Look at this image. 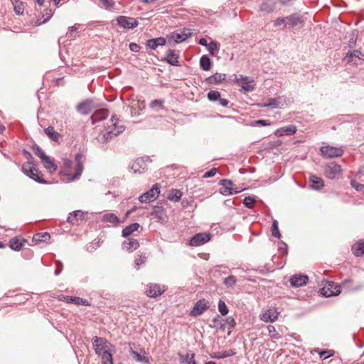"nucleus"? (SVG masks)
Here are the masks:
<instances>
[{
  "label": "nucleus",
  "mask_w": 364,
  "mask_h": 364,
  "mask_svg": "<svg viewBox=\"0 0 364 364\" xmlns=\"http://www.w3.org/2000/svg\"><path fill=\"white\" fill-rule=\"evenodd\" d=\"M150 161L148 156L137 159L130 166V168L133 170L135 173H141L147 170V162Z\"/></svg>",
  "instance_id": "nucleus-8"
},
{
  "label": "nucleus",
  "mask_w": 364,
  "mask_h": 364,
  "mask_svg": "<svg viewBox=\"0 0 364 364\" xmlns=\"http://www.w3.org/2000/svg\"><path fill=\"white\" fill-rule=\"evenodd\" d=\"M92 101L87 100L77 105V110L81 114L87 115L92 111Z\"/></svg>",
  "instance_id": "nucleus-25"
},
{
  "label": "nucleus",
  "mask_w": 364,
  "mask_h": 364,
  "mask_svg": "<svg viewBox=\"0 0 364 364\" xmlns=\"http://www.w3.org/2000/svg\"><path fill=\"white\" fill-rule=\"evenodd\" d=\"M109 114V110L107 109H100L96 110L90 117L92 124H95L97 122H100L104 119H106L108 117Z\"/></svg>",
  "instance_id": "nucleus-17"
},
{
  "label": "nucleus",
  "mask_w": 364,
  "mask_h": 364,
  "mask_svg": "<svg viewBox=\"0 0 364 364\" xmlns=\"http://www.w3.org/2000/svg\"><path fill=\"white\" fill-rule=\"evenodd\" d=\"M65 299L67 302L75 304L76 305H82L86 306H90V303L87 299H84L80 297L66 296H65Z\"/></svg>",
  "instance_id": "nucleus-31"
},
{
  "label": "nucleus",
  "mask_w": 364,
  "mask_h": 364,
  "mask_svg": "<svg viewBox=\"0 0 364 364\" xmlns=\"http://www.w3.org/2000/svg\"><path fill=\"white\" fill-rule=\"evenodd\" d=\"M117 21L119 26L128 29L134 28L139 24V22L136 18L124 16H119Z\"/></svg>",
  "instance_id": "nucleus-10"
},
{
  "label": "nucleus",
  "mask_w": 364,
  "mask_h": 364,
  "mask_svg": "<svg viewBox=\"0 0 364 364\" xmlns=\"http://www.w3.org/2000/svg\"><path fill=\"white\" fill-rule=\"evenodd\" d=\"M164 289H161L159 284H149L147 286L146 294L148 296L156 298L163 294Z\"/></svg>",
  "instance_id": "nucleus-21"
},
{
  "label": "nucleus",
  "mask_w": 364,
  "mask_h": 364,
  "mask_svg": "<svg viewBox=\"0 0 364 364\" xmlns=\"http://www.w3.org/2000/svg\"><path fill=\"white\" fill-rule=\"evenodd\" d=\"M210 240V234L200 232L196 234L189 241V245L193 247L202 245Z\"/></svg>",
  "instance_id": "nucleus-11"
},
{
  "label": "nucleus",
  "mask_w": 364,
  "mask_h": 364,
  "mask_svg": "<svg viewBox=\"0 0 364 364\" xmlns=\"http://www.w3.org/2000/svg\"><path fill=\"white\" fill-rule=\"evenodd\" d=\"M341 172V167L336 163H330L325 167V175L330 179H333Z\"/></svg>",
  "instance_id": "nucleus-13"
},
{
  "label": "nucleus",
  "mask_w": 364,
  "mask_h": 364,
  "mask_svg": "<svg viewBox=\"0 0 364 364\" xmlns=\"http://www.w3.org/2000/svg\"><path fill=\"white\" fill-rule=\"evenodd\" d=\"M131 355L133 356V358L137 362H141L144 363H149V359L146 355V352L144 350H141L140 353H137L132 348L130 350Z\"/></svg>",
  "instance_id": "nucleus-34"
},
{
  "label": "nucleus",
  "mask_w": 364,
  "mask_h": 364,
  "mask_svg": "<svg viewBox=\"0 0 364 364\" xmlns=\"http://www.w3.org/2000/svg\"><path fill=\"white\" fill-rule=\"evenodd\" d=\"M220 97V93L217 90H211L208 93V99L211 102L218 101Z\"/></svg>",
  "instance_id": "nucleus-50"
},
{
  "label": "nucleus",
  "mask_w": 364,
  "mask_h": 364,
  "mask_svg": "<svg viewBox=\"0 0 364 364\" xmlns=\"http://www.w3.org/2000/svg\"><path fill=\"white\" fill-rule=\"evenodd\" d=\"M287 23L292 28L304 24L303 17L298 14H293L286 17Z\"/></svg>",
  "instance_id": "nucleus-23"
},
{
  "label": "nucleus",
  "mask_w": 364,
  "mask_h": 364,
  "mask_svg": "<svg viewBox=\"0 0 364 364\" xmlns=\"http://www.w3.org/2000/svg\"><path fill=\"white\" fill-rule=\"evenodd\" d=\"M44 132L52 141L55 142H58L59 141L60 134L55 130L53 127L49 126L44 129Z\"/></svg>",
  "instance_id": "nucleus-35"
},
{
  "label": "nucleus",
  "mask_w": 364,
  "mask_h": 364,
  "mask_svg": "<svg viewBox=\"0 0 364 364\" xmlns=\"http://www.w3.org/2000/svg\"><path fill=\"white\" fill-rule=\"evenodd\" d=\"M233 81L236 84H241V90L245 92H250L255 90V85L254 83V80H249L248 77L243 75H240L239 77L236 76Z\"/></svg>",
  "instance_id": "nucleus-7"
},
{
  "label": "nucleus",
  "mask_w": 364,
  "mask_h": 364,
  "mask_svg": "<svg viewBox=\"0 0 364 364\" xmlns=\"http://www.w3.org/2000/svg\"><path fill=\"white\" fill-rule=\"evenodd\" d=\"M160 188L159 183H155L150 190L139 197V200L141 203H148L155 200L160 194Z\"/></svg>",
  "instance_id": "nucleus-5"
},
{
  "label": "nucleus",
  "mask_w": 364,
  "mask_h": 364,
  "mask_svg": "<svg viewBox=\"0 0 364 364\" xmlns=\"http://www.w3.org/2000/svg\"><path fill=\"white\" fill-rule=\"evenodd\" d=\"M92 343L95 353L101 357L102 364H113L112 353L114 352V346L106 338L94 336Z\"/></svg>",
  "instance_id": "nucleus-1"
},
{
  "label": "nucleus",
  "mask_w": 364,
  "mask_h": 364,
  "mask_svg": "<svg viewBox=\"0 0 364 364\" xmlns=\"http://www.w3.org/2000/svg\"><path fill=\"white\" fill-rule=\"evenodd\" d=\"M320 151L321 155L327 159L341 156L344 152L341 147H336L329 145L321 146Z\"/></svg>",
  "instance_id": "nucleus-4"
},
{
  "label": "nucleus",
  "mask_w": 364,
  "mask_h": 364,
  "mask_svg": "<svg viewBox=\"0 0 364 364\" xmlns=\"http://www.w3.org/2000/svg\"><path fill=\"white\" fill-rule=\"evenodd\" d=\"M309 281V277L305 274H294L290 278L291 285L294 287H301L305 286Z\"/></svg>",
  "instance_id": "nucleus-15"
},
{
  "label": "nucleus",
  "mask_w": 364,
  "mask_h": 364,
  "mask_svg": "<svg viewBox=\"0 0 364 364\" xmlns=\"http://www.w3.org/2000/svg\"><path fill=\"white\" fill-rule=\"evenodd\" d=\"M350 185L357 191H360V192H363L364 193V184H360V183H358L355 180H351L350 181Z\"/></svg>",
  "instance_id": "nucleus-56"
},
{
  "label": "nucleus",
  "mask_w": 364,
  "mask_h": 364,
  "mask_svg": "<svg viewBox=\"0 0 364 364\" xmlns=\"http://www.w3.org/2000/svg\"><path fill=\"white\" fill-rule=\"evenodd\" d=\"M26 240L23 239L21 240L18 237H14L9 241V247L14 251H20L24 245Z\"/></svg>",
  "instance_id": "nucleus-33"
},
{
  "label": "nucleus",
  "mask_w": 364,
  "mask_h": 364,
  "mask_svg": "<svg viewBox=\"0 0 364 364\" xmlns=\"http://www.w3.org/2000/svg\"><path fill=\"white\" fill-rule=\"evenodd\" d=\"M151 215L156 218L158 222L164 223L167 220L165 209L162 206L155 205L153 207Z\"/></svg>",
  "instance_id": "nucleus-14"
},
{
  "label": "nucleus",
  "mask_w": 364,
  "mask_h": 364,
  "mask_svg": "<svg viewBox=\"0 0 364 364\" xmlns=\"http://www.w3.org/2000/svg\"><path fill=\"white\" fill-rule=\"evenodd\" d=\"M225 74L216 73L205 79V82L209 85H217L225 80Z\"/></svg>",
  "instance_id": "nucleus-28"
},
{
  "label": "nucleus",
  "mask_w": 364,
  "mask_h": 364,
  "mask_svg": "<svg viewBox=\"0 0 364 364\" xmlns=\"http://www.w3.org/2000/svg\"><path fill=\"white\" fill-rule=\"evenodd\" d=\"M41 161L44 168L49 171L50 172H53L57 170V166L55 164L53 160H52L48 156L46 157Z\"/></svg>",
  "instance_id": "nucleus-40"
},
{
  "label": "nucleus",
  "mask_w": 364,
  "mask_h": 364,
  "mask_svg": "<svg viewBox=\"0 0 364 364\" xmlns=\"http://www.w3.org/2000/svg\"><path fill=\"white\" fill-rule=\"evenodd\" d=\"M225 322L230 326V328H235L236 325V322L232 316L226 318Z\"/></svg>",
  "instance_id": "nucleus-62"
},
{
  "label": "nucleus",
  "mask_w": 364,
  "mask_h": 364,
  "mask_svg": "<svg viewBox=\"0 0 364 364\" xmlns=\"http://www.w3.org/2000/svg\"><path fill=\"white\" fill-rule=\"evenodd\" d=\"M182 192L178 189L172 188L168 191L167 198L174 203L178 202L182 197Z\"/></svg>",
  "instance_id": "nucleus-37"
},
{
  "label": "nucleus",
  "mask_w": 364,
  "mask_h": 364,
  "mask_svg": "<svg viewBox=\"0 0 364 364\" xmlns=\"http://www.w3.org/2000/svg\"><path fill=\"white\" fill-rule=\"evenodd\" d=\"M178 58V52L173 49H169L166 52L165 60L171 65L179 66Z\"/></svg>",
  "instance_id": "nucleus-18"
},
{
  "label": "nucleus",
  "mask_w": 364,
  "mask_h": 364,
  "mask_svg": "<svg viewBox=\"0 0 364 364\" xmlns=\"http://www.w3.org/2000/svg\"><path fill=\"white\" fill-rule=\"evenodd\" d=\"M272 235L273 237L277 238L281 237V233L279 230L278 222L277 220H274L271 228Z\"/></svg>",
  "instance_id": "nucleus-44"
},
{
  "label": "nucleus",
  "mask_w": 364,
  "mask_h": 364,
  "mask_svg": "<svg viewBox=\"0 0 364 364\" xmlns=\"http://www.w3.org/2000/svg\"><path fill=\"white\" fill-rule=\"evenodd\" d=\"M80 26V24L75 23L73 26L70 27L69 31L67 33V36H68V38L74 37L73 33L77 31Z\"/></svg>",
  "instance_id": "nucleus-58"
},
{
  "label": "nucleus",
  "mask_w": 364,
  "mask_h": 364,
  "mask_svg": "<svg viewBox=\"0 0 364 364\" xmlns=\"http://www.w3.org/2000/svg\"><path fill=\"white\" fill-rule=\"evenodd\" d=\"M352 251L356 257L362 256L364 254V242L359 243L358 245H353Z\"/></svg>",
  "instance_id": "nucleus-42"
},
{
  "label": "nucleus",
  "mask_w": 364,
  "mask_h": 364,
  "mask_svg": "<svg viewBox=\"0 0 364 364\" xmlns=\"http://www.w3.org/2000/svg\"><path fill=\"white\" fill-rule=\"evenodd\" d=\"M346 59L349 63L353 62L355 64H358V62L357 59L358 60H364V54H363L360 51L355 50L352 52H349L347 54Z\"/></svg>",
  "instance_id": "nucleus-26"
},
{
  "label": "nucleus",
  "mask_w": 364,
  "mask_h": 364,
  "mask_svg": "<svg viewBox=\"0 0 364 364\" xmlns=\"http://www.w3.org/2000/svg\"><path fill=\"white\" fill-rule=\"evenodd\" d=\"M269 1H265L262 4L260 10L268 13L272 12L274 6L272 4L269 3Z\"/></svg>",
  "instance_id": "nucleus-49"
},
{
  "label": "nucleus",
  "mask_w": 364,
  "mask_h": 364,
  "mask_svg": "<svg viewBox=\"0 0 364 364\" xmlns=\"http://www.w3.org/2000/svg\"><path fill=\"white\" fill-rule=\"evenodd\" d=\"M102 4V7L106 10H112L115 3L113 0H100Z\"/></svg>",
  "instance_id": "nucleus-51"
},
{
  "label": "nucleus",
  "mask_w": 364,
  "mask_h": 364,
  "mask_svg": "<svg viewBox=\"0 0 364 364\" xmlns=\"http://www.w3.org/2000/svg\"><path fill=\"white\" fill-rule=\"evenodd\" d=\"M287 21V18L286 17H279V18H277L274 22V24L275 26H279L282 24H284Z\"/></svg>",
  "instance_id": "nucleus-63"
},
{
  "label": "nucleus",
  "mask_w": 364,
  "mask_h": 364,
  "mask_svg": "<svg viewBox=\"0 0 364 364\" xmlns=\"http://www.w3.org/2000/svg\"><path fill=\"white\" fill-rule=\"evenodd\" d=\"M269 124H270V123L269 122V121L264 120V119H258V120H255L252 122V126H257V125L267 126Z\"/></svg>",
  "instance_id": "nucleus-60"
},
{
  "label": "nucleus",
  "mask_w": 364,
  "mask_h": 364,
  "mask_svg": "<svg viewBox=\"0 0 364 364\" xmlns=\"http://www.w3.org/2000/svg\"><path fill=\"white\" fill-rule=\"evenodd\" d=\"M237 282L236 277L235 276L230 275L228 277L225 278L223 283L228 287H233Z\"/></svg>",
  "instance_id": "nucleus-48"
},
{
  "label": "nucleus",
  "mask_w": 364,
  "mask_h": 364,
  "mask_svg": "<svg viewBox=\"0 0 364 364\" xmlns=\"http://www.w3.org/2000/svg\"><path fill=\"white\" fill-rule=\"evenodd\" d=\"M63 166L60 171V173L68 177L69 181H73L75 178H73L72 176L74 175L70 172L71 167L73 166V161L68 159H63Z\"/></svg>",
  "instance_id": "nucleus-19"
},
{
  "label": "nucleus",
  "mask_w": 364,
  "mask_h": 364,
  "mask_svg": "<svg viewBox=\"0 0 364 364\" xmlns=\"http://www.w3.org/2000/svg\"><path fill=\"white\" fill-rule=\"evenodd\" d=\"M218 311L221 314V315L225 316L228 314L229 309L224 301L220 299L218 301Z\"/></svg>",
  "instance_id": "nucleus-46"
},
{
  "label": "nucleus",
  "mask_w": 364,
  "mask_h": 364,
  "mask_svg": "<svg viewBox=\"0 0 364 364\" xmlns=\"http://www.w3.org/2000/svg\"><path fill=\"white\" fill-rule=\"evenodd\" d=\"M129 49L134 53H138L140 50V46L135 43H131L129 44Z\"/></svg>",
  "instance_id": "nucleus-64"
},
{
  "label": "nucleus",
  "mask_w": 364,
  "mask_h": 364,
  "mask_svg": "<svg viewBox=\"0 0 364 364\" xmlns=\"http://www.w3.org/2000/svg\"><path fill=\"white\" fill-rule=\"evenodd\" d=\"M216 173H217V168H212L210 170H209L208 171H207L204 173L203 178H207L213 177L216 174Z\"/></svg>",
  "instance_id": "nucleus-61"
},
{
  "label": "nucleus",
  "mask_w": 364,
  "mask_h": 364,
  "mask_svg": "<svg viewBox=\"0 0 364 364\" xmlns=\"http://www.w3.org/2000/svg\"><path fill=\"white\" fill-rule=\"evenodd\" d=\"M212 62L207 55H203L200 58V66L202 70L208 71L210 70Z\"/></svg>",
  "instance_id": "nucleus-39"
},
{
  "label": "nucleus",
  "mask_w": 364,
  "mask_h": 364,
  "mask_svg": "<svg viewBox=\"0 0 364 364\" xmlns=\"http://www.w3.org/2000/svg\"><path fill=\"white\" fill-rule=\"evenodd\" d=\"M321 294L326 296L330 297L332 296H336L340 294V286L333 282H328L321 290Z\"/></svg>",
  "instance_id": "nucleus-6"
},
{
  "label": "nucleus",
  "mask_w": 364,
  "mask_h": 364,
  "mask_svg": "<svg viewBox=\"0 0 364 364\" xmlns=\"http://www.w3.org/2000/svg\"><path fill=\"white\" fill-rule=\"evenodd\" d=\"M146 259V257L145 255H140L139 257L136 258L135 262H134L135 268L136 269H139L140 267V265L144 264L145 262Z\"/></svg>",
  "instance_id": "nucleus-57"
},
{
  "label": "nucleus",
  "mask_w": 364,
  "mask_h": 364,
  "mask_svg": "<svg viewBox=\"0 0 364 364\" xmlns=\"http://www.w3.org/2000/svg\"><path fill=\"white\" fill-rule=\"evenodd\" d=\"M111 122V125L108 126L102 132L103 142H107L108 141L112 139L114 136L122 134L125 129L123 124H119L118 119L115 118V115L112 116Z\"/></svg>",
  "instance_id": "nucleus-2"
},
{
  "label": "nucleus",
  "mask_w": 364,
  "mask_h": 364,
  "mask_svg": "<svg viewBox=\"0 0 364 364\" xmlns=\"http://www.w3.org/2000/svg\"><path fill=\"white\" fill-rule=\"evenodd\" d=\"M13 6H14V10L17 15H21L23 14L24 11V6L22 1L20 0H16L11 1Z\"/></svg>",
  "instance_id": "nucleus-41"
},
{
  "label": "nucleus",
  "mask_w": 364,
  "mask_h": 364,
  "mask_svg": "<svg viewBox=\"0 0 364 364\" xmlns=\"http://www.w3.org/2000/svg\"><path fill=\"white\" fill-rule=\"evenodd\" d=\"M209 307L210 304L207 300L200 299L195 304L190 314L192 316H198L203 314Z\"/></svg>",
  "instance_id": "nucleus-9"
},
{
  "label": "nucleus",
  "mask_w": 364,
  "mask_h": 364,
  "mask_svg": "<svg viewBox=\"0 0 364 364\" xmlns=\"http://www.w3.org/2000/svg\"><path fill=\"white\" fill-rule=\"evenodd\" d=\"M102 221L104 223H109L114 225H117L121 223V220L119 218L112 213H108L103 215Z\"/></svg>",
  "instance_id": "nucleus-32"
},
{
  "label": "nucleus",
  "mask_w": 364,
  "mask_h": 364,
  "mask_svg": "<svg viewBox=\"0 0 364 364\" xmlns=\"http://www.w3.org/2000/svg\"><path fill=\"white\" fill-rule=\"evenodd\" d=\"M207 48H208L209 53L212 55H214L215 54V53L217 51H218V50H219V47H218L217 42L213 41H210L208 43Z\"/></svg>",
  "instance_id": "nucleus-47"
},
{
  "label": "nucleus",
  "mask_w": 364,
  "mask_h": 364,
  "mask_svg": "<svg viewBox=\"0 0 364 364\" xmlns=\"http://www.w3.org/2000/svg\"><path fill=\"white\" fill-rule=\"evenodd\" d=\"M33 151L35 154L38 156L41 159V161L48 156L39 146L36 145L34 146Z\"/></svg>",
  "instance_id": "nucleus-55"
},
{
  "label": "nucleus",
  "mask_w": 364,
  "mask_h": 364,
  "mask_svg": "<svg viewBox=\"0 0 364 364\" xmlns=\"http://www.w3.org/2000/svg\"><path fill=\"white\" fill-rule=\"evenodd\" d=\"M279 312L276 309H268L260 315V319L264 322L273 323L277 320Z\"/></svg>",
  "instance_id": "nucleus-16"
},
{
  "label": "nucleus",
  "mask_w": 364,
  "mask_h": 364,
  "mask_svg": "<svg viewBox=\"0 0 364 364\" xmlns=\"http://www.w3.org/2000/svg\"><path fill=\"white\" fill-rule=\"evenodd\" d=\"M50 237V235L48 232H43V233H38L34 235L33 237V240L36 242H42L46 241L47 239Z\"/></svg>",
  "instance_id": "nucleus-53"
},
{
  "label": "nucleus",
  "mask_w": 364,
  "mask_h": 364,
  "mask_svg": "<svg viewBox=\"0 0 364 364\" xmlns=\"http://www.w3.org/2000/svg\"><path fill=\"white\" fill-rule=\"evenodd\" d=\"M82 158L83 156L80 153H77L75 155V161H76V168H75V173L72 176L73 178H77L82 173L83 170V166H82Z\"/></svg>",
  "instance_id": "nucleus-29"
},
{
  "label": "nucleus",
  "mask_w": 364,
  "mask_h": 364,
  "mask_svg": "<svg viewBox=\"0 0 364 364\" xmlns=\"http://www.w3.org/2000/svg\"><path fill=\"white\" fill-rule=\"evenodd\" d=\"M22 171L27 176H28L29 178L39 183H48V181L43 178L41 172L38 171V170L36 169V168L30 167V166L27 164H23L22 166Z\"/></svg>",
  "instance_id": "nucleus-3"
},
{
  "label": "nucleus",
  "mask_w": 364,
  "mask_h": 364,
  "mask_svg": "<svg viewBox=\"0 0 364 364\" xmlns=\"http://www.w3.org/2000/svg\"><path fill=\"white\" fill-rule=\"evenodd\" d=\"M296 132V127L294 125H289L279 128L276 130L275 134L278 136H282L285 135H292Z\"/></svg>",
  "instance_id": "nucleus-27"
},
{
  "label": "nucleus",
  "mask_w": 364,
  "mask_h": 364,
  "mask_svg": "<svg viewBox=\"0 0 364 364\" xmlns=\"http://www.w3.org/2000/svg\"><path fill=\"white\" fill-rule=\"evenodd\" d=\"M309 182L311 183V188L314 190H319L324 186L323 180L316 176H311Z\"/></svg>",
  "instance_id": "nucleus-38"
},
{
  "label": "nucleus",
  "mask_w": 364,
  "mask_h": 364,
  "mask_svg": "<svg viewBox=\"0 0 364 364\" xmlns=\"http://www.w3.org/2000/svg\"><path fill=\"white\" fill-rule=\"evenodd\" d=\"M220 193L223 196L232 195L231 191H232L233 183L229 179H222L220 181Z\"/></svg>",
  "instance_id": "nucleus-20"
},
{
  "label": "nucleus",
  "mask_w": 364,
  "mask_h": 364,
  "mask_svg": "<svg viewBox=\"0 0 364 364\" xmlns=\"http://www.w3.org/2000/svg\"><path fill=\"white\" fill-rule=\"evenodd\" d=\"M233 355H234V353L232 350H230V351H225V352H216V353H214L213 354H212L210 356L213 358L220 359V358H227L229 356H232Z\"/></svg>",
  "instance_id": "nucleus-43"
},
{
  "label": "nucleus",
  "mask_w": 364,
  "mask_h": 364,
  "mask_svg": "<svg viewBox=\"0 0 364 364\" xmlns=\"http://www.w3.org/2000/svg\"><path fill=\"white\" fill-rule=\"evenodd\" d=\"M255 202H256L255 198L252 196H247L243 200V204L247 208H253V205Z\"/></svg>",
  "instance_id": "nucleus-54"
},
{
  "label": "nucleus",
  "mask_w": 364,
  "mask_h": 364,
  "mask_svg": "<svg viewBox=\"0 0 364 364\" xmlns=\"http://www.w3.org/2000/svg\"><path fill=\"white\" fill-rule=\"evenodd\" d=\"M139 247V243L136 239L131 238L122 243V248L129 252H133Z\"/></svg>",
  "instance_id": "nucleus-30"
},
{
  "label": "nucleus",
  "mask_w": 364,
  "mask_h": 364,
  "mask_svg": "<svg viewBox=\"0 0 364 364\" xmlns=\"http://www.w3.org/2000/svg\"><path fill=\"white\" fill-rule=\"evenodd\" d=\"M264 107L277 108V107H278V102L276 99H273V98L269 99L268 103L265 104L264 105Z\"/></svg>",
  "instance_id": "nucleus-59"
},
{
  "label": "nucleus",
  "mask_w": 364,
  "mask_h": 364,
  "mask_svg": "<svg viewBox=\"0 0 364 364\" xmlns=\"http://www.w3.org/2000/svg\"><path fill=\"white\" fill-rule=\"evenodd\" d=\"M267 330L271 338L274 339H279L281 338V336L278 333L274 326L269 325L267 326Z\"/></svg>",
  "instance_id": "nucleus-52"
},
{
  "label": "nucleus",
  "mask_w": 364,
  "mask_h": 364,
  "mask_svg": "<svg viewBox=\"0 0 364 364\" xmlns=\"http://www.w3.org/2000/svg\"><path fill=\"white\" fill-rule=\"evenodd\" d=\"M192 35L190 29H183V31L178 33L176 31L171 33L168 37L169 39L173 41L176 43H179L187 40Z\"/></svg>",
  "instance_id": "nucleus-12"
},
{
  "label": "nucleus",
  "mask_w": 364,
  "mask_h": 364,
  "mask_svg": "<svg viewBox=\"0 0 364 364\" xmlns=\"http://www.w3.org/2000/svg\"><path fill=\"white\" fill-rule=\"evenodd\" d=\"M140 225L137 223H132L127 227H125L122 231V236L123 237H127L131 235L134 232L138 230Z\"/></svg>",
  "instance_id": "nucleus-36"
},
{
  "label": "nucleus",
  "mask_w": 364,
  "mask_h": 364,
  "mask_svg": "<svg viewBox=\"0 0 364 364\" xmlns=\"http://www.w3.org/2000/svg\"><path fill=\"white\" fill-rule=\"evenodd\" d=\"M314 351L317 352L320 358L323 360H325L326 358H328L333 355V351L330 350H323L319 351L318 348L314 349Z\"/></svg>",
  "instance_id": "nucleus-45"
},
{
  "label": "nucleus",
  "mask_w": 364,
  "mask_h": 364,
  "mask_svg": "<svg viewBox=\"0 0 364 364\" xmlns=\"http://www.w3.org/2000/svg\"><path fill=\"white\" fill-rule=\"evenodd\" d=\"M166 43V40L164 37H158L149 39L146 41V46L147 48L155 50L159 46H164Z\"/></svg>",
  "instance_id": "nucleus-22"
},
{
  "label": "nucleus",
  "mask_w": 364,
  "mask_h": 364,
  "mask_svg": "<svg viewBox=\"0 0 364 364\" xmlns=\"http://www.w3.org/2000/svg\"><path fill=\"white\" fill-rule=\"evenodd\" d=\"M85 213L80 210H75L69 213V215L67 218V222L75 225L77 224L79 220H82L84 218Z\"/></svg>",
  "instance_id": "nucleus-24"
}]
</instances>
